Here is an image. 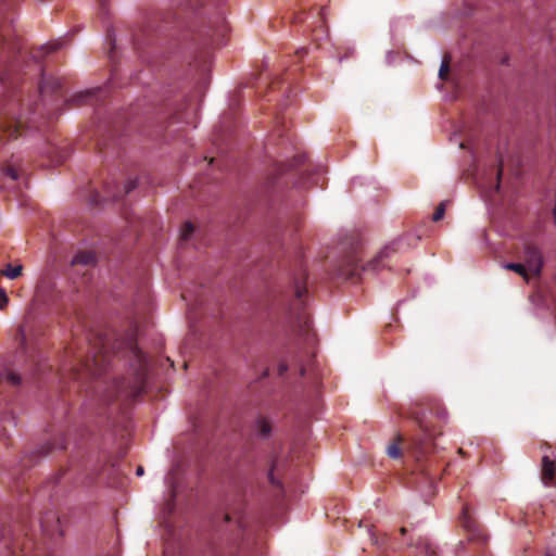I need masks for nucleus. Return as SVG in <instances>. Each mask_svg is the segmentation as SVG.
<instances>
[{
	"mask_svg": "<svg viewBox=\"0 0 556 556\" xmlns=\"http://www.w3.org/2000/svg\"><path fill=\"white\" fill-rule=\"evenodd\" d=\"M137 180L136 179H130L128 180L123 189H121L119 187H116V190H111L108 186H106V190H105V193L104 195H101L98 191H94L92 192V194L90 195V199H89V203L91 205H98L100 204L102 201L104 200H112V201H118L121 200L125 194H128L129 192H131L134 189L137 188Z\"/></svg>",
	"mask_w": 556,
	"mask_h": 556,
	"instance_id": "obj_8",
	"label": "nucleus"
},
{
	"mask_svg": "<svg viewBox=\"0 0 556 556\" xmlns=\"http://www.w3.org/2000/svg\"><path fill=\"white\" fill-rule=\"evenodd\" d=\"M99 2L100 9L104 10L105 8V0H97Z\"/></svg>",
	"mask_w": 556,
	"mask_h": 556,
	"instance_id": "obj_34",
	"label": "nucleus"
},
{
	"mask_svg": "<svg viewBox=\"0 0 556 556\" xmlns=\"http://www.w3.org/2000/svg\"><path fill=\"white\" fill-rule=\"evenodd\" d=\"M54 448V445L51 444V443H47L43 447H42V451H41V454L42 455H47L51 450Z\"/></svg>",
	"mask_w": 556,
	"mask_h": 556,
	"instance_id": "obj_28",
	"label": "nucleus"
},
{
	"mask_svg": "<svg viewBox=\"0 0 556 556\" xmlns=\"http://www.w3.org/2000/svg\"><path fill=\"white\" fill-rule=\"evenodd\" d=\"M504 267L508 270H513V271L517 273L527 281L529 280L530 271L528 270V268L525 266L523 263H507V264H505Z\"/></svg>",
	"mask_w": 556,
	"mask_h": 556,
	"instance_id": "obj_16",
	"label": "nucleus"
},
{
	"mask_svg": "<svg viewBox=\"0 0 556 556\" xmlns=\"http://www.w3.org/2000/svg\"><path fill=\"white\" fill-rule=\"evenodd\" d=\"M397 242L386 245L367 265L361 264L358 248H354L342 258L338 268V275L345 279H353L359 277L363 271H376L386 265V260H388L392 253L397 251Z\"/></svg>",
	"mask_w": 556,
	"mask_h": 556,
	"instance_id": "obj_3",
	"label": "nucleus"
},
{
	"mask_svg": "<svg viewBox=\"0 0 556 556\" xmlns=\"http://www.w3.org/2000/svg\"><path fill=\"white\" fill-rule=\"evenodd\" d=\"M306 156L304 154H299L293 157V160L288 165V169H295L302 166L305 163Z\"/></svg>",
	"mask_w": 556,
	"mask_h": 556,
	"instance_id": "obj_22",
	"label": "nucleus"
},
{
	"mask_svg": "<svg viewBox=\"0 0 556 556\" xmlns=\"http://www.w3.org/2000/svg\"><path fill=\"white\" fill-rule=\"evenodd\" d=\"M305 52H306V50H305V49H301V50L296 51V53H298V54H301V55H303Z\"/></svg>",
	"mask_w": 556,
	"mask_h": 556,
	"instance_id": "obj_36",
	"label": "nucleus"
},
{
	"mask_svg": "<svg viewBox=\"0 0 556 556\" xmlns=\"http://www.w3.org/2000/svg\"><path fill=\"white\" fill-rule=\"evenodd\" d=\"M255 430L258 433V435L267 437L271 431V427L265 418L261 417L255 421Z\"/></svg>",
	"mask_w": 556,
	"mask_h": 556,
	"instance_id": "obj_17",
	"label": "nucleus"
},
{
	"mask_svg": "<svg viewBox=\"0 0 556 556\" xmlns=\"http://www.w3.org/2000/svg\"><path fill=\"white\" fill-rule=\"evenodd\" d=\"M402 442L403 438L401 434H399L396 440L388 446L387 453L391 458L397 459L402 456Z\"/></svg>",
	"mask_w": 556,
	"mask_h": 556,
	"instance_id": "obj_15",
	"label": "nucleus"
},
{
	"mask_svg": "<svg viewBox=\"0 0 556 556\" xmlns=\"http://www.w3.org/2000/svg\"><path fill=\"white\" fill-rule=\"evenodd\" d=\"M18 0H0V80L5 94L0 103V131L9 138H16L27 124L40 127L37 117L48 115L46 102L37 104L33 97H25V87H20L17 68L22 58V47L12 27L11 13Z\"/></svg>",
	"mask_w": 556,
	"mask_h": 556,
	"instance_id": "obj_2",
	"label": "nucleus"
},
{
	"mask_svg": "<svg viewBox=\"0 0 556 556\" xmlns=\"http://www.w3.org/2000/svg\"><path fill=\"white\" fill-rule=\"evenodd\" d=\"M426 556H438L434 551L430 548H426Z\"/></svg>",
	"mask_w": 556,
	"mask_h": 556,
	"instance_id": "obj_33",
	"label": "nucleus"
},
{
	"mask_svg": "<svg viewBox=\"0 0 556 556\" xmlns=\"http://www.w3.org/2000/svg\"><path fill=\"white\" fill-rule=\"evenodd\" d=\"M419 469H420L426 482L431 483L433 481L434 477L428 472H425L424 465H421V464L419 465Z\"/></svg>",
	"mask_w": 556,
	"mask_h": 556,
	"instance_id": "obj_26",
	"label": "nucleus"
},
{
	"mask_svg": "<svg viewBox=\"0 0 556 556\" xmlns=\"http://www.w3.org/2000/svg\"><path fill=\"white\" fill-rule=\"evenodd\" d=\"M22 270H23L22 265L12 266L9 264L7 266V268L1 271V274L9 279H16L22 275Z\"/></svg>",
	"mask_w": 556,
	"mask_h": 556,
	"instance_id": "obj_18",
	"label": "nucleus"
},
{
	"mask_svg": "<svg viewBox=\"0 0 556 556\" xmlns=\"http://www.w3.org/2000/svg\"><path fill=\"white\" fill-rule=\"evenodd\" d=\"M502 173H503V169H502V166L498 168L497 170V184H496V190L500 189V179H501V176H502Z\"/></svg>",
	"mask_w": 556,
	"mask_h": 556,
	"instance_id": "obj_31",
	"label": "nucleus"
},
{
	"mask_svg": "<svg viewBox=\"0 0 556 556\" xmlns=\"http://www.w3.org/2000/svg\"><path fill=\"white\" fill-rule=\"evenodd\" d=\"M459 522L462 527L469 533L470 540H480L483 539V534L477 521L469 514V506L465 504L462 508V514L459 517Z\"/></svg>",
	"mask_w": 556,
	"mask_h": 556,
	"instance_id": "obj_10",
	"label": "nucleus"
},
{
	"mask_svg": "<svg viewBox=\"0 0 556 556\" xmlns=\"http://www.w3.org/2000/svg\"><path fill=\"white\" fill-rule=\"evenodd\" d=\"M288 370V366L286 363H280L278 366L279 376H282Z\"/></svg>",
	"mask_w": 556,
	"mask_h": 556,
	"instance_id": "obj_29",
	"label": "nucleus"
},
{
	"mask_svg": "<svg viewBox=\"0 0 556 556\" xmlns=\"http://www.w3.org/2000/svg\"><path fill=\"white\" fill-rule=\"evenodd\" d=\"M304 368L301 369V375L304 376Z\"/></svg>",
	"mask_w": 556,
	"mask_h": 556,
	"instance_id": "obj_39",
	"label": "nucleus"
},
{
	"mask_svg": "<svg viewBox=\"0 0 556 556\" xmlns=\"http://www.w3.org/2000/svg\"><path fill=\"white\" fill-rule=\"evenodd\" d=\"M531 275L540 276L544 260L541 249L533 242H526L519 256Z\"/></svg>",
	"mask_w": 556,
	"mask_h": 556,
	"instance_id": "obj_7",
	"label": "nucleus"
},
{
	"mask_svg": "<svg viewBox=\"0 0 556 556\" xmlns=\"http://www.w3.org/2000/svg\"><path fill=\"white\" fill-rule=\"evenodd\" d=\"M99 92V89H90L81 91L77 94H75L71 100L70 103H72L75 106H79L83 104L91 103L92 98Z\"/></svg>",
	"mask_w": 556,
	"mask_h": 556,
	"instance_id": "obj_12",
	"label": "nucleus"
},
{
	"mask_svg": "<svg viewBox=\"0 0 556 556\" xmlns=\"http://www.w3.org/2000/svg\"><path fill=\"white\" fill-rule=\"evenodd\" d=\"M62 47V41L55 40L49 43L42 45L40 47H36L30 50V58L36 62L38 66V72L41 74V80L39 84V96L42 100H45L49 96H54L55 98L62 97V79L56 77H47L43 73V68L40 65V62L47 55L60 50Z\"/></svg>",
	"mask_w": 556,
	"mask_h": 556,
	"instance_id": "obj_4",
	"label": "nucleus"
},
{
	"mask_svg": "<svg viewBox=\"0 0 556 556\" xmlns=\"http://www.w3.org/2000/svg\"><path fill=\"white\" fill-rule=\"evenodd\" d=\"M88 356L84 357V350L77 343L66 348L62 370L67 371L75 381L88 378H98L106 372L112 356L119 353L130 359V369L127 377H119L106 387L102 401L113 403L121 401L129 403L146 391L148 377V359L139 349L132 336L123 340H114L106 334L89 332L87 334Z\"/></svg>",
	"mask_w": 556,
	"mask_h": 556,
	"instance_id": "obj_1",
	"label": "nucleus"
},
{
	"mask_svg": "<svg viewBox=\"0 0 556 556\" xmlns=\"http://www.w3.org/2000/svg\"><path fill=\"white\" fill-rule=\"evenodd\" d=\"M448 72H450V59L447 55H445L443 58L442 64L439 70V77L443 80L446 79Z\"/></svg>",
	"mask_w": 556,
	"mask_h": 556,
	"instance_id": "obj_20",
	"label": "nucleus"
},
{
	"mask_svg": "<svg viewBox=\"0 0 556 556\" xmlns=\"http://www.w3.org/2000/svg\"><path fill=\"white\" fill-rule=\"evenodd\" d=\"M4 381L10 383L11 386L16 387L21 384L22 378L17 374L9 369H5L2 372H0V384Z\"/></svg>",
	"mask_w": 556,
	"mask_h": 556,
	"instance_id": "obj_14",
	"label": "nucleus"
},
{
	"mask_svg": "<svg viewBox=\"0 0 556 556\" xmlns=\"http://www.w3.org/2000/svg\"><path fill=\"white\" fill-rule=\"evenodd\" d=\"M4 174L9 176L12 180H17L20 178L18 169L12 165L5 167Z\"/></svg>",
	"mask_w": 556,
	"mask_h": 556,
	"instance_id": "obj_24",
	"label": "nucleus"
},
{
	"mask_svg": "<svg viewBox=\"0 0 556 556\" xmlns=\"http://www.w3.org/2000/svg\"><path fill=\"white\" fill-rule=\"evenodd\" d=\"M143 472H144L143 467L142 466H138L137 470H136V475L140 477V476L143 475Z\"/></svg>",
	"mask_w": 556,
	"mask_h": 556,
	"instance_id": "obj_32",
	"label": "nucleus"
},
{
	"mask_svg": "<svg viewBox=\"0 0 556 556\" xmlns=\"http://www.w3.org/2000/svg\"><path fill=\"white\" fill-rule=\"evenodd\" d=\"M446 204H447V201H443L437 206V208L433 213V216H432L433 222H439L443 218V216L445 214Z\"/></svg>",
	"mask_w": 556,
	"mask_h": 556,
	"instance_id": "obj_21",
	"label": "nucleus"
},
{
	"mask_svg": "<svg viewBox=\"0 0 556 556\" xmlns=\"http://www.w3.org/2000/svg\"><path fill=\"white\" fill-rule=\"evenodd\" d=\"M8 303V295L3 289L0 288V309Z\"/></svg>",
	"mask_w": 556,
	"mask_h": 556,
	"instance_id": "obj_25",
	"label": "nucleus"
},
{
	"mask_svg": "<svg viewBox=\"0 0 556 556\" xmlns=\"http://www.w3.org/2000/svg\"><path fill=\"white\" fill-rule=\"evenodd\" d=\"M72 263L73 265H94L96 254L92 251H80L74 256Z\"/></svg>",
	"mask_w": 556,
	"mask_h": 556,
	"instance_id": "obj_13",
	"label": "nucleus"
},
{
	"mask_svg": "<svg viewBox=\"0 0 556 556\" xmlns=\"http://www.w3.org/2000/svg\"><path fill=\"white\" fill-rule=\"evenodd\" d=\"M29 357H30L31 362H34V363L37 362L36 357L33 354H30Z\"/></svg>",
	"mask_w": 556,
	"mask_h": 556,
	"instance_id": "obj_37",
	"label": "nucleus"
},
{
	"mask_svg": "<svg viewBox=\"0 0 556 556\" xmlns=\"http://www.w3.org/2000/svg\"><path fill=\"white\" fill-rule=\"evenodd\" d=\"M193 231H194L193 224L190 222L185 223L181 228V238L184 240H188L191 237V235L193 233Z\"/></svg>",
	"mask_w": 556,
	"mask_h": 556,
	"instance_id": "obj_23",
	"label": "nucleus"
},
{
	"mask_svg": "<svg viewBox=\"0 0 556 556\" xmlns=\"http://www.w3.org/2000/svg\"><path fill=\"white\" fill-rule=\"evenodd\" d=\"M429 416H432V412L429 414L422 409L412 410L408 415L410 419H413L418 426L419 430L422 432L421 437H414L412 439V447L415 450L417 460L419 462V456L424 455L428 452L430 446V441L435 434L434 425Z\"/></svg>",
	"mask_w": 556,
	"mask_h": 556,
	"instance_id": "obj_6",
	"label": "nucleus"
},
{
	"mask_svg": "<svg viewBox=\"0 0 556 556\" xmlns=\"http://www.w3.org/2000/svg\"><path fill=\"white\" fill-rule=\"evenodd\" d=\"M225 521L230 522L235 521L239 531L244 534L247 529V520L244 517V502L242 498H238L235 503L229 504L227 511L225 514Z\"/></svg>",
	"mask_w": 556,
	"mask_h": 556,
	"instance_id": "obj_9",
	"label": "nucleus"
},
{
	"mask_svg": "<svg viewBox=\"0 0 556 556\" xmlns=\"http://www.w3.org/2000/svg\"><path fill=\"white\" fill-rule=\"evenodd\" d=\"M268 479H269V482H270L273 485L280 486L279 481H277V480H276V478L274 477V468H271V469L269 470Z\"/></svg>",
	"mask_w": 556,
	"mask_h": 556,
	"instance_id": "obj_27",
	"label": "nucleus"
},
{
	"mask_svg": "<svg viewBox=\"0 0 556 556\" xmlns=\"http://www.w3.org/2000/svg\"><path fill=\"white\" fill-rule=\"evenodd\" d=\"M546 556H553V555L547 554Z\"/></svg>",
	"mask_w": 556,
	"mask_h": 556,
	"instance_id": "obj_40",
	"label": "nucleus"
},
{
	"mask_svg": "<svg viewBox=\"0 0 556 556\" xmlns=\"http://www.w3.org/2000/svg\"><path fill=\"white\" fill-rule=\"evenodd\" d=\"M406 532H407V529H406V528H404V527H403V528H401V529H400V533H401L402 535H405V534H406Z\"/></svg>",
	"mask_w": 556,
	"mask_h": 556,
	"instance_id": "obj_35",
	"label": "nucleus"
},
{
	"mask_svg": "<svg viewBox=\"0 0 556 556\" xmlns=\"http://www.w3.org/2000/svg\"><path fill=\"white\" fill-rule=\"evenodd\" d=\"M307 274L305 269H301L293 278L292 292L294 301L290 308V318L301 332L309 331V316L304 312V298L307 293L306 288Z\"/></svg>",
	"mask_w": 556,
	"mask_h": 556,
	"instance_id": "obj_5",
	"label": "nucleus"
},
{
	"mask_svg": "<svg viewBox=\"0 0 556 556\" xmlns=\"http://www.w3.org/2000/svg\"><path fill=\"white\" fill-rule=\"evenodd\" d=\"M16 340L20 341L21 352L23 354H28V348H27V343H26V333L22 327L17 330Z\"/></svg>",
	"mask_w": 556,
	"mask_h": 556,
	"instance_id": "obj_19",
	"label": "nucleus"
},
{
	"mask_svg": "<svg viewBox=\"0 0 556 556\" xmlns=\"http://www.w3.org/2000/svg\"><path fill=\"white\" fill-rule=\"evenodd\" d=\"M108 40L110 41V46H111V51L114 49V38H113V33L112 30H108Z\"/></svg>",
	"mask_w": 556,
	"mask_h": 556,
	"instance_id": "obj_30",
	"label": "nucleus"
},
{
	"mask_svg": "<svg viewBox=\"0 0 556 556\" xmlns=\"http://www.w3.org/2000/svg\"><path fill=\"white\" fill-rule=\"evenodd\" d=\"M278 84V81H273L271 83V88L274 89L276 87V85Z\"/></svg>",
	"mask_w": 556,
	"mask_h": 556,
	"instance_id": "obj_38",
	"label": "nucleus"
},
{
	"mask_svg": "<svg viewBox=\"0 0 556 556\" xmlns=\"http://www.w3.org/2000/svg\"><path fill=\"white\" fill-rule=\"evenodd\" d=\"M542 482L546 486H556V462L548 456L542 457Z\"/></svg>",
	"mask_w": 556,
	"mask_h": 556,
	"instance_id": "obj_11",
	"label": "nucleus"
}]
</instances>
